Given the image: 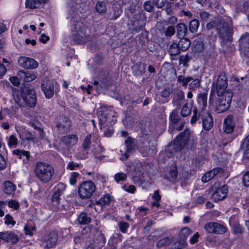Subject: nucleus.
Masks as SVG:
<instances>
[{
  "instance_id": "1",
  "label": "nucleus",
  "mask_w": 249,
  "mask_h": 249,
  "mask_svg": "<svg viewBox=\"0 0 249 249\" xmlns=\"http://www.w3.org/2000/svg\"><path fill=\"white\" fill-rule=\"evenodd\" d=\"M72 39L76 44H83L91 41L93 38L88 28L83 24L80 18H73L71 21Z\"/></svg>"
},
{
  "instance_id": "2",
  "label": "nucleus",
  "mask_w": 249,
  "mask_h": 249,
  "mask_svg": "<svg viewBox=\"0 0 249 249\" xmlns=\"http://www.w3.org/2000/svg\"><path fill=\"white\" fill-rule=\"evenodd\" d=\"M34 172L36 177L40 181L46 183L52 179L54 174V170L51 164L39 161L36 163Z\"/></svg>"
},
{
  "instance_id": "3",
  "label": "nucleus",
  "mask_w": 249,
  "mask_h": 249,
  "mask_svg": "<svg viewBox=\"0 0 249 249\" xmlns=\"http://www.w3.org/2000/svg\"><path fill=\"white\" fill-rule=\"evenodd\" d=\"M14 99L19 107L25 105L33 107L36 103L35 92L33 90L28 89L22 92L19 90L15 91L13 93Z\"/></svg>"
},
{
  "instance_id": "4",
  "label": "nucleus",
  "mask_w": 249,
  "mask_h": 249,
  "mask_svg": "<svg viewBox=\"0 0 249 249\" xmlns=\"http://www.w3.org/2000/svg\"><path fill=\"white\" fill-rule=\"evenodd\" d=\"M217 98L215 104V110L217 113L226 111L230 107L232 93L229 90L227 92L217 94Z\"/></svg>"
},
{
  "instance_id": "5",
  "label": "nucleus",
  "mask_w": 249,
  "mask_h": 249,
  "mask_svg": "<svg viewBox=\"0 0 249 249\" xmlns=\"http://www.w3.org/2000/svg\"><path fill=\"white\" fill-rule=\"evenodd\" d=\"M231 24L225 23L220 18H217L206 25L208 29L215 28L218 32L221 37L225 38L229 36V27Z\"/></svg>"
},
{
  "instance_id": "6",
  "label": "nucleus",
  "mask_w": 249,
  "mask_h": 249,
  "mask_svg": "<svg viewBox=\"0 0 249 249\" xmlns=\"http://www.w3.org/2000/svg\"><path fill=\"white\" fill-rule=\"evenodd\" d=\"M190 132L188 130H184L179 136H178L175 142L168 146L167 151L174 149L175 151H180L187 144L189 139Z\"/></svg>"
},
{
  "instance_id": "7",
  "label": "nucleus",
  "mask_w": 249,
  "mask_h": 249,
  "mask_svg": "<svg viewBox=\"0 0 249 249\" xmlns=\"http://www.w3.org/2000/svg\"><path fill=\"white\" fill-rule=\"evenodd\" d=\"M96 190L94 183L91 181L83 182L79 186L78 193L82 199L90 198Z\"/></svg>"
},
{
  "instance_id": "8",
  "label": "nucleus",
  "mask_w": 249,
  "mask_h": 249,
  "mask_svg": "<svg viewBox=\"0 0 249 249\" xmlns=\"http://www.w3.org/2000/svg\"><path fill=\"white\" fill-rule=\"evenodd\" d=\"M66 186L63 183H59L54 188V193L52 197V201L50 204V208L53 211H58L62 206H60V197L63 194L66 189Z\"/></svg>"
},
{
  "instance_id": "9",
  "label": "nucleus",
  "mask_w": 249,
  "mask_h": 249,
  "mask_svg": "<svg viewBox=\"0 0 249 249\" xmlns=\"http://www.w3.org/2000/svg\"><path fill=\"white\" fill-rule=\"evenodd\" d=\"M228 78L225 72L221 71L219 73L215 82L213 84L212 90L216 92V94H221L227 92Z\"/></svg>"
},
{
  "instance_id": "10",
  "label": "nucleus",
  "mask_w": 249,
  "mask_h": 249,
  "mask_svg": "<svg viewBox=\"0 0 249 249\" xmlns=\"http://www.w3.org/2000/svg\"><path fill=\"white\" fill-rule=\"evenodd\" d=\"M213 193L212 194V198L214 201L223 200L227 196L228 188L226 185L219 186L218 184H214L212 187Z\"/></svg>"
},
{
  "instance_id": "11",
  "label": "nucleus",
  "mask_w": 249,
  "mask_h": 249,
  "mask_svg": "<svg viewBox=\"0 0 249 249\" xmlns=\"http://www.w3.org/2000/svg\"><path fill=\"white\" fill-rule=\"evenodd\" d=\"M58 236L55 232H52L43 237L40 246L45 249H49L54 247L57 242Z\"/></svg>"
},
{
  "instance_id": "12",
  "label": "nucleus",
  "mask_w": 249,
  "mask_h": 249,
  "mask_svg": "<svg viewBox=\"0 0 249 249\" xmlns=\"http://www.w3.org/2000/svg\"><path fill=\"white\" fill-rule=\"evenodd\" d=\"M19 65L25 69H35L38 66V62L34 59L26 56H20L18 58Z\"/></svg>"
},
{
  "instance_id": "13",
  "label": "nucleus",
  "mask_w": 249,
  "mask_h": 249,
  "mask_svg": "<svg viewBox=\"0 0 249 249\" xmlns=\"http://www.w3.org/2000/svg\"><path fill=\"white\" fill-rule=\"evenodd\" d=\"M41 89L46 98L47 99L52 98L54 92L53 82L49 79L43 80L41 83Z\"/></svg>"
},
{
  "instance_id": "14",
  "label": "nucleus",
  "mask_w": 249,
  "mask_h": 249,
  "mask_svg": "<svg viewBox=\"0 0 249 249\" xmlns=\"http://www.w3.org/2000/svg\"><path fill=\"white\" fill-rule=\"evenodd\" d=\"M125 144L126 149L120 150V152L122 154L120 160H126L132 153L135 147L134 140L130 137L127 138L125 140Z\"/></svg>"
},
{
  "instance_id": "15",
  "label": "nucleus",
  "mask_w": 249,
  "mask_h": 249,
  "mask_svg": "<svg viewBox=\"0 0 249 249\" xmlns=\"http://www.w3.org/2000/svg\"><path fill=\"white\" fill-rule=\"evenodd\" d=\"M203 127L207 131L210 130L213 126V121L211 114L202 111L201 113Z\"/></svg>"
},
{
  "instance_id": "16",
  "label": "nucleus",
  "mask_w": 249,
  "mask_h": 249,
  "mask_svg": "<svg viewBox=\"0 0 249 249\" xmlns=\"http://www.w3.org/2000/svg\"><path fill=\"white\" fill-rule=\"evenodd\" d=\"M240 50L244 55L249 57V34L246 33L240 37Z\"/></svg>"
},
{
  "instance_id": "17",
  "label": "nucleus",
  "mask_w": 249,
  "mask_h": 249,
  "mask_svg": "<svg viewBox=\"0 0 249 249\" xmlns=\"http://www.w3.org/2000/svg\"><path fill=\"white\" fill-rule=\"evenodd\" d=\"M236 121L232 116H228L224 120L223 129L227 133H231L234 130Z\"/></svg>"
},
{
  "instance_id": "18",
  "label": "nucleus",
  "mask_w": 249,
  "mask_h": 249,
  "mask_svg": "<svg viewBox=\"0 0 249 249\" xmlns=\"http://www.w3.org/2000/svg\"><path fill=\"white\" fill-rule=\"evenodd\" d=\"M222 169L217 168H214L212 170L207 172L202 177V181L204 182H207L213 178L219 172H221Z\"/></svg>"
},
{
  "instance_id": "19",
  "label": "nucleus",
  "mask_w": 249,
  "mask_h": 249,
  "mask_svg": "<svg viewBox=\"0 0 249 249\" xmlns=\"http://www.w3.org/2000/svg\"><path fill=\"white\" fill-rule=\"evenodd\" d=\"M99 119L102 123H105L106 122L114 123L116 121V114L114 111L111 110L104 117L100 116Z\"/></svg>"
},
{
  "instance_id": "20",
  "label": "nucleus",
  "mask_w": 249,
  "mask_h": 249,
  "mask_svg": "<svg viewBox=\"0 0 249 249\" xmlns=\"http://www.w3.org/2000/svg\"><path fill=\"white\" fill-rule=\"evenodd\" d=\"M13 153L24 162H27L30 157V153L24 150L16 149Z\"/></svg>"
},
{
  "instance_id": "21",
  "label": "nucleus",
  "mask_w": 249,
  "mask_h": 249,
  "mask_svg": "<svg viewBox=\"0 0 249 249\" xmlns=\"http://www.w3.org/2000/svg\"><path fill=\"white\" fill-rule=\"evenodd\" d=\"M71 125V123L67 118H63L59 120L57 124V127L62 131H66Z\"/></svg>"
},
{
  "instance_id": "22",
  "label": "nucleus",
  "mask_w": 249,
  "mask_h": 249,
  "mask_svg": "<svg viewBox=\"0 0 249 249\" xmlns=\"http://www.w3.org/2000/svg\"><path fill=\"white\" fill-rule=\"evenodd\" d=\"M46 0H26V6L31 9L37 8L43 4Z\"/></svg>"
},
{
  "instance_id": "23",
  "label": "nucleus",
  "mask_w": 249,
  "mask_h": 249,
  "mask_svg": "<svg viewBox=\"0 0 249 249\" xmlns=\"http://www.w3.org/2000/svg\"><path fill=\"white\" fill-rule=\"evenodd\" d=\"M197 102L199 107L202 110L205 109L207 105V94L205 93H201L198 95Z\"/></svg>"
},
{
  "instance_id": "24",
  "label": "nucleus",
  "mask_w": 249,
  "mask_h": 249,
  "mask_svg": "<svg viewBox=\"0 0 249 249\" xmlns=\"http://www.w3.org/2000/svg\"><path fill=\"white\" fill-rule=\"evenodd\" d=\"M184 98V93L182 90L178 91L173 100V103L174 105L177 107H179L181 105V102Z\"/></svg>"
},
{
  "instance_id": "25",
  "label": "nucleus",
  "mask_w": 249,
  "mask_h": 249,
  "mask_svg": "<svg viewBox=\"0 0 249 249\" xmlns=\"http://www.w3.org/2000/svg\"><path fill=\"white\" fill-rule=\"evenodd\" d=\"M192 105L193 101H191L190 103L186 102L183 104L180 111V114L182 116L186 117L191 113Z\"/></svg>"
},
{
  "instance_id": "26",
  "label": "nucleus",
  "mask_w": 249,
  "mask_h": 249,
  "mask_svg": "<svg viewBox=\"0 0 249 249\" xmlns=\"http://www.w3.org/2000/svg\"><path fill=\"white\" fill-rule=\"evenodd\" d=\"M178 47L180 48L181 51H185L187 50L190 46L191 42L190 40L186 38H181L178 43Z\"/></svg>"
},
{
  "instance_id": "27",
  "label": "nucleus",
  "mask_w": 249,
  "mask_h": 249,
  "mask_svg": "<svg viewBox=\"0 0 249 249\" xmlns=\"http://www.w3.org/2000/svg\"><path fill=\"white\" fill-rule=\"evenodd\" d=\"M78 140L77 137L75 135H69L63 137V142L68 145H74Z\"/></svg>"
},
{
  "instance_id": "28",
  "label": "nucleus",
  "mask_w": 249,
  "mask_h": 249,
  "mask_svg": "<svg viewBox=\"0 0 249 249\" xmlns=\"http://www.w3.org/2000/svg\"><path fill=\"white\" fill-rule=\"evenodd\" d=\"M248 0H238L236 4L237 9L241 11H246L249 7V4Z\"/></svg>"
},
{
  "instance_id": "29",
  "label": "nucleus",
  "mask_w": 249,
  "mask_h": 249,
  "mask_svg": "<svg viewBox=\"0 0 249 249\" xmlns=\"http://www.w3.org/2000/svg\"><path fill=\"white\" fill-rule=\"evenodd\" d=\"M17 131L19 135V138L22 140H33L34 139V136L32 133L28 131H20L17 129Z\"/></svg>"
},
{
  "instance_id": "30",
  "label": "nucleus",
  "mask_w": 249,
  "mask_h": 249,
  "mask_svg": "<svg viewBox=\"0 0 249 249\" xmlns=\"http://www.w3.org/2000/svg\"><path fill=\"white\" fill-rule=\"evenodd\" d=\"M16 188V186L10 181H6L4 183V190L5 193L10 195L13 194Z\"/></svg>"
},
{
  "instance_id": "31",
  "label": "nucleus",
  "mask_w": 249,
  "mask_h": 249,
  "mask_svg": "<svg viewBox=\"0 0 249 249\" xmlns=\"http://www.w3.org/2000/svg\"><path fill=\"white\" fill-rule=\"evenodd\" d=\"M177 35L179 37H184L187 32V27L184 23H179L177 26Z\"/></svg>"
},
{
  "instance_id": "32",
  "label": "nucleus",
  "mask_w": 249,
  "mask_h": 249,
  "mask_svg": "<svg viewBox=\"0 0 249 249\" xmlns=\"http://www.w3.org/2000/svg\"><path fill=\"white\" fill-rule=\"evenodd\" d=\"M21 72L24 73V79L26 82H32L37 77L36 74L34 72L27 71L25 72L23 71H21Z\"/></svg>"
},
{
  "instance_id": "33",
  "label": "nucleus",
  "mask_w": 249,
  "mask_h": 249,
  "mask_svg": "<svg viewBox=\"0 0 249 249\" xmlns=\"http://www.w3.org/2000/svg\"><path fill=\"white\" fill-rule=\"evenodd\" d=\"M193 80L191 76L185 77L183 75H179L177 77V82L183 87H186L188 83Z\"/></svg>"
},
{
  "instance_id": "34",
  "label": "nucleus",
  "mask_w": 249,
  "mask_h": 249,
  "mask_svg": "<svg viewBox=\"0 0 249 249\" xmlns=\"http://www.w3.org/2000/svg\"><path fill=\"white\" fill-rule=\"evenodd\" d=\"M181 50L178 47V44L176 43H172L169 49V53L171 55H177L180 53Z\"/></svg>"
},
{
  "instance_id": "35",
  "label": "nucleus",
  "mask_w": 249,
  "mask_h": 249,
  "mask_svg": "<svg viewBox=\"0 0 249 249\" xmlns=\"http://www.w3.org/2000/svg\"><path fill=\"white\" fill-rule=\"evenodd\" d=\"M19 107L16 106L12 107L9 109H4L5 112L10 116V117H18V113Z\"/></svg>"
},
{
  "instance_id": "36",
  "label": "nucleus",
  "mask_w": 249,
  "mask_h": 249,
  "mask_svg": "<svg viewBox=\"0 0 249 249\" xmlns=\"http://www.w3.org/2000/svg\"><path fill=\"white\" fill-rule=\"evenodd\" d=\"M78 221L81 224H87L90 222V218L88 216L86 213H83L79 215Z\"/></svg>"
},
{
  "instance_id": "37",
  "label": "nucleus",
  "mask_w": 249,
  "mask_h": 249,
  "mask_svg": "<svg viewBox=\"0 0 249 249\" xmlns=\"http://www.w3.org/2000/svg\"><path fill=\"white\" fill-rule=\"evenodd\" d=\"M96 11L99 13H104L107 11V7L104 1H99L96 3L95 7Z\"/></svg>"
},
{
  "instance_id": "38",
  "label": "nucleus",
  "mask_w": 249,
  "mask_h": 249,
  "mask_svg": "<svg viewBox=\"0 0 249 249\" xmlns=\"http://www.w3.org/2000/svg\"><path fill=\"white\" fill-rule=\"evenodd\" d=\"M199 23L198 20L193 19L192 20L189 24V29L192 33L196 32L199 27Z\"/></svg>"
},
{
  "instance_id": "39",
  "label": "nucleus",
  "mask_w": 249,
  "mask_h": 249,
  "mask_svg": "<svg viewBox=\"0 0 249 249\" xmlns=\"http://www.w3.org/2000/svg\"><path fill=\"white\" fill-rule=\"evenodd\" d=\"M191 233V230L189 228H184L180 230L179 236L182 239H186Z\"/></svg>"
},
{
  "instance_id": "40",
  "label": "nucleus",
  "mask_w": 249,
  "mask_h": 249,
  "mask_svg": "<svg viewBox=\"0 0 249 249\" xmlns=\"http://www.w3.org/2000/svg\"><path fill=\"white\" fill-rule=\"evenodd\" d=\"M7 143L9 147L16 146L18 143V139L15 136L12 135L9 137Z\"/></svg>"
},
{
  "instance_id": "41",
  "label": "nucleus",
  "mask_w": 249,
  "mask_h": 249,
  "mask_svg": "<svg viewBox=\"0 0 249 249\" xmlns=\"http://www.w3.org/2000/svg\"><path fill=\"white\" fill-rule=\"evenodd\" d=\"M111 197L109 195L106 194L99 200V203L102 205H105L110 203Z\"/></svg>"
},
{
  "instance_id": "42",
  "label": "nucleus",
  "mask_w": 249,
  "mask_h": 249,
  "mask_svg": "<svg viewBox=\"0 0 249 249\" xmlns=\"http://www.w3.org/2000/svg\"><path fill=\"white\" fill-rule=\"evenodd\" d=\"M215 231L213 233L216 234H223L226 231V228L218 223H217L215 226Z\"/></svg>"
},
{
  "instance_id": "43",
  "label": "nucleus",
  "mask_w": 249,
  "mask_h": 249,
  "mask_svg": "<svg viewBox=\"0 0 249 249\" xmlns=\"http://www.w3.org/2000/svg\"><path fill=\"white\" fill-rule=\"evenodd\" d=\"M217 223L214 222H210L209 223L206 224L204 228L205 230L208 231L209 233H213V231H215V226L216 225Z\"/></svg>"
},
{
  "instance_id": "44",
  "label": "nucleus",
  "mask_w": 249,
  "mask_h": 249,
  "mask_svg": "<svg viewBox=\"0 0 249 249\" xmlns=\"http://www.w3.org/2000/svg\"><path fill=\"white\" fill-rule=\"evenodd\" d=\"M170 119L173 123H177L179 120L178 112L176 110H173L170 115Z\"/></svg>"
},
{
  "instance_id": "45",
  "label": "nucleus",
  "mask_w": 249,
  "mask_h": 249,
  "mask_svg": "<svg viewBox=\"0 0 249 249\" xmlns=\"http://www.w3.org/2000/svg\"><path fill=\"white\" fill-rule=\"evenodd\" d=\"M126 175L123 173H118L116 174L114 176L115 180L117 182H119L120 181H124L126 180Z\"/></svg>"
},
{
  "instance_id": "46",
  "label": "nucleus",
  "mask_w": 249,
  "mask_h": 249,
  "mask_svg": "<svg viewBox=\"0 0 249 249\" xmlns=\"http://www.w3.org/2000/svg\"><path fill=\"white\" fill-rule=\"evenodd\" d=\"M176 30L173 26L169 25L165 29L164 33L166 36H171L174 35Z\"/></svg>"
},
{
  "instance_id": "47",
  "label": "nucleus",
  "mask_w": 249,
  "mask_h": 249,
  "mask_svg": "<svg viewBox=\"0 0 249 249\" xmlns=\"http://www.w3.org/2000/svg\"><path fill=\"white\" fill-rule=\"evenodd\" d=\"M200 115H201V114L198 113L197 110L196 109H194L193 115L191 120V124H196L197 121L199 118Z\"/></svg>"
},
{
  "instance_id": "48",
  "label": "nucleus",
  "mask_w": 249,
  "mask_h": 249,
  "mask_svg": "<svg viewBox=\"0 0 249 249\" xmlns=\"http://www.w3.org/2000/svg\"><path fill=\"white\" fill-rule=\"evenodd\" d=\"M79 176V174L77 172H72L70 178V182L71 185H74L77 181V178Z\"/></svg>"
},
{
  "instance_id": "49",
  "label": "nucleus",
  "mask_w": 249,
  "mask_h": 249,
  "mask_svg": "<svg viewBox=\"0 0 249 249\" xmlns=\"http://www.w3.org/2000/svg\"><path fill=\"white\" fill-rule=\"evenodd\" d=\"M91 136L88 135L85 139L84 142L83 143V147L84 150H87L89 148L91 141Z\"/></svg>"
},
{
  "instance_id": "50",
  "label": "nucleus",
  "mask_w": 249,
  "mask_h": 249,
  "mask_svg": "<svg viewBox=\"0 0 249 249\" xmlns=\"http://www.w3.org/2000/svg\"><path fill=\"white\" fill-rule=\"evenodd\" d=\"M144 9L147 12H151L154 10V5L152 2L149 0L146 1L143 4Z\"/></svg>"
},
{
  "instance_id": "51",
  "label": "nucleus",
  "mask_w": 249,
  "mask_h": 249,
  "mask_svg": "<svg viewBox=\"0 0 249 249\" xmlns=\"http://www.w3.org/2000/svg\"><path fill=\"white\" fill-rule=\"evenodd\" d=\"M200 86V81L198 79H194L189 84V88L191 89H195Z\"/></svg>"
},
{
  "instance_id": "52",
  "label": "nucleus",
  "mask_w": 249,
  "mask_h": 249,
  "mask_svg": "<svg viewBox=\"0 0 249 249\" xmlns=\"http://www.w3.org/2000/svg\"><path fill=\"white\" fill-rule=\"evenodd\" d=\"M185 244L183 241H178L174 243L172 247L173 249H185Z\"/></svg>"
},
{
  "instance_id": "53",
  "label": "nucleus",
  "mask_w": 249,
  "mask_h": 249,
  "mask_svg": "<svg viewBox=\"0 0 249 249\" xmlns=\"http://www.w3.org/2000/svg\"><path fill=\"white\" fill-rule=\"evenodd\" d=\"M140 151L143 154L144 156H147L148 154H149L150 153H154L155 152V150L154 148V147H153V148L150 149L149 148L146 147L142 148L141 147L140 148Z\"/></svg>"
},
{
  "instance_id": "54",
  "label": "nucleus",
  "mask_w": 249,
  "mask_h": 249,
  "mask_svg": "<svg viewBox=\"0 0 249 249\" xmlns=\"http://www.w3.org/2000/svg\"><path fill=\"white\" fill-rule=\"evenodd\" d=\"M79 167V164L75 163L73 161H70L69 162L67 165V169L70 170H74L77 169Z\"/></svg>"
},
{
  "instance_id": "55",
  "label": "nucleus",
  "mask_w": 249,
  "mask_h": 249,
  "mask_svg": "<svg viewBox=\"0 0 249 249\" xmlns=\"http://www.w3.org/2000/svg\"><path fill=\"white\" fill-rule=\"evenodd\" d=\"M170 239L168 238H165L160 240L157 243V246L160 247L163 246H168L170 244Z\"/></svg>"
},
{
  "instance_id": "56",
  "label": "nucleus",
  "mask_w": 249,
  "mask_h": 249,
  "mask_svg": "<svg viewBox=\"0 0 249 249\" xmlns=\"http://www.w3.org/2000/svg\"><path fill=\"white\" fill-rule=\"evenodd\" d=\"M190 58L187 55H181L179 58L180 64H183L184 66H186L187 63L189 61Z\"/></svg>"
},
{
  "instance_id": "57",
  "label": "nucleus",
  "mask_w": 249,
  "mask_h": 249,
  "mask_svg": "<svg viewBox=\"0 0 249 249\" xmlns=\"http://www.w3.org/2000/svg\"><path fill=\"white\" fill-rule=\"evenodd\" d=\"M93 154H94L95 157L96 158H98L100 157V155L102 152V148L99 145H97L96 147L92 151Z\"/></svg>"
},
{
  "instance_id": "58",
  "label": "nucleus",
  "mask_w": 249,
  "mask_h": 249,
  "mask_svg": "<svg viewBox=\"0 0 249 249\" xmlns=\"http://www.w3.org/2000/svg\"><path fill=\"white\" fill-rule=\"evenodd\" d=\"M119 227L122 232H125L126 231L129 227V224L125 222H122L119 223Z\"/></svg>"
},
{
  "instance_id": "59",
  "label": "nucleus",
  "mask_w": 249,
  "mask_h": 249,
  "mask_svg": "<svg viewBox=\"0 0 249 249\" xmlns=\"http://www.w3.org/2000/svg\"><path fill=\"white\" fill-rule=\"evenodd\" d=\"M16 223V222L13 220V217L9 214H6L5 215V224L6 225L12 224V225H14Z\"/></svg>"
},
{
  "instance_id": "60",
  "label": "nucleus",
  "mask_w": 249,
  "mask_h": 249,
  "mask_svg": "<svg viewBox=\"0 0 249 249\" xmlns=\"http://www.w3.org/2000/svg\"><path fill=\"white\" fill-rule=\"evenodd\" d=\"M6 162L3 156L0 153V170H3L6 167Z\"/></svg>"
},
{
  "instance_id": "61",
  "label": "nucleus",
  "mask_w": 249,
  "mask_h": 249,
  "mask_svg": "<svg viewBox=\"0 0 249 249\" xmlns=\"http://www.w3.org/2000/svg\"><path fill=\"white\" fill-rule=\"evenodd\" d=\"M9 207L14 209H17L19 207V203L15 200H11L8 202Z\"/></svg>"
},
{
  "instance_id": "62",
  "label": "nucleus",
  "mask_w": 249,
  "mask_h": 249,
  "mask_svg": "<svg viewBox=\"0 0 249 249\" xmlns=\"http://www.w3.org/2000/svg\"><path fill=\"white\" fill-rule=\"evenodd\" d=\"M244 229L240 224H235L233 227V231L236 233H242Z\"/></svg>"
},
{
  "instance_id": "63",
  "label": "nucleus",
  "mask_w": 249,
  "mask_h": 249,
  "mask_svg": "<svg viewBox=\"0 0 249 249\" xmlns=\"http://www.w3.org/2000/svg\"><path fill=\"white\" fill-rule=\"evenodd\" d=\"M171 89H166L162 90L161 95L163 98H166L169 97L171 93Z\"/></svg>"
},
{
  "instance_id": "64",
  "label": "nucleus",
  "mask_w": 249,
  "mask_h": 249,
  "mask_svg": "<svg viewBox=\"0 0 249 249\" xmlns=\"http://www.w3.org/2000/svg\"><path fill=\"white\" fill-rule=\"evenodd\" d=\"M243 182L245 186L249 187V171L244 175Z\"/></svg>"
}]
</instances>
